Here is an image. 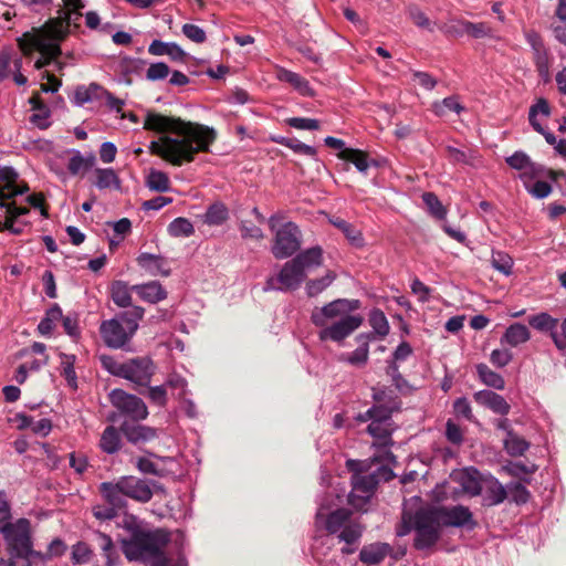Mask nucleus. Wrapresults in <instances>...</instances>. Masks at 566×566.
Here are the masks:
<instances>
[{
	"mask_svg": "<svg viewBox=\"0 0 566 566\" xmlns=\"http://www.w3.org/2000/svg\"><path fill=\"white\" fill-rule=\"evenodd\" d=\"M293 260L300 265L302 271L306 273L307 270L317 268L323 262V250L321 247L310 248L298 253Z\"/></svg>",
	"mask_w": 566,
	"mask_h": 566,
	"instance_id": "nucleus-32",
	"label": "nucleus"
},
{
	"mask_svg": "<svg viewBox=\"0 0 566 566\" xmlns=\"http://www.w3.org/2000/svg\"><path fill=\"white\" fill-rule=\"evenodd\" d=\"M507 165L516 170H521V179H533L541 175L544 168L534 164L531 158L523 151H515L512 156L506 158Z\"/></svg>",
	"mask_w": 566,
	"mask_h": 566,
	"instance_id": "nucleus-17",
	"label": "nucleus"
},
{
	"mask_svg": "<svg viewBox=\"0 0 566 566\" xmlns=\"http://www.w3.org/2000/svg\"><path fill=\"white\" fill-rule=\"evenodd\" d=\"M412 354V348L407 342H401L392 354V361L389 363V373L394 376L398 373L397 361L406 360Z\"/></svg>",
	"mask_w": 566,
	"mask_h": 566,
	"instance_id": "nucleus-58",
	"label": "nucleus"
},
{
	"mask_svg": "<svg viewBox=\"0 0 566 566\" xmlns=\"http://www.w3.org/2000/svg\"><path fill=\"white\" fill-rule=\"evenodd\" d=\"M468 21L459 19H449L448 21L438 24L439 29L443 34L450 38H460L465 34Z\"/></svg>",
	"mask_w": 566,
	"mask_h": 566,
	"instance_id": "nucleus-54",
	"label": "nucleus"
},
{
	"mask_svg": "<svg viewBox=\"0 0 566 566\" xmlns=\"http://www.w3.org/2000/svg\"><path fill=\"white\" fill-rule=\"evenodd\" d=\"M99 492L105 502L117 510H122L126 505V497L120 488V481L117 482H103L99 485Z\"/></svg>",
	"mask_w": 566,
	"mask_h": 566,
	"instance_id": "nucleus-27",
	"label": "nucleus"
},
{
	"mask_svg": "<svg viewBox=\"0 0 566 566\" xmlns=\"http://www.w3.org/2000/svg\"><path fill=\"white\" fill-rule=\"evenodd\" d=\"M120 431L125 436L127 441L133 444L151 441L158 436L157 429L155 428L143 424L129 423L127 421L122 423Z\"/></svg>",
	"mask_w": 566,
	"mask_h": 566,
	"instance_id": "nucleus-19",
	"label": "nucleus"
},
{
	"mask_svg": "<svg viewBox=\"0 0 566 566\" xmlns=\"http://www.w3.org/2000/svg\"><path fill=\"white\" fill-rule=\"evenodd\" d=\"M275 76L279 81L290 84L298 94L303 96H314L315 92L310 82L298 73L284 67H277Z\"/></svg>",
	"mask_w": 566,
	"mask_h": 566,
	"instance_id": "nucleus-21",
	"label": "nucleus"
},
{
	"mask_svg": "<svg viewBox=\"0 0 566 566\" xmlns=\"http://www.w3.org/2000/svg\"><path fill=\"white\" fill-rule=\"evenodd\" d=\"M144 129L163 134L149 144V151L174 166L191 163L198 153H207L216 140V130L202 124L148 112Z\"/></svg>",
	"mask_w": 566,
	"mask_h": 566,
	"instance_id": "nucleus-1",
	"label": "nucleus"
},
{
	"mask_svg": "<svg viewBox=\"0 0 566 566\" xmlns=\"http://www.w3.org/2000/svg\"><path fill=\"white\" fill-rule=\"evenodd\" d=\"M75 360V355L60 354L61 375L66 379L69 386L74 389L77 387V377L74 369Z\"/></svg>",
	"mask_w": 566,
	"mask_h": 566,
	"instance_id": "nucleus-43",
	"label": "nucleus"
},
{
	"mask_svg": "<svg viewBox=\"0 0 566 566\" xmlns=\"http://www.w3.org/2000/svg\"><path fill=\"white\" fill-rule=\"evenodd\" d=\"M332 223L345 234L352 244L356 247L363 245L364 239L360 230L340 218L332 220Z\"/></svg>",
	"mask_w": 566,
	"mask_h": 566,
	"instance_id": "nucleus-49",
	"label": "nucleus"
},
{
	"mask_svg": "<svg viewBox=\"0 0 566 566\" xmlns=\"http://www.w3.org/2000/svg\"><path fill=\"white\" fill-rule=\"evenodd\" d=\"M19 175L12 167H0V181L3 184L1 189H4V191H13L17 189H24L27 184L18 185Z\"/></svg>",
	"mask_w": 566,
	"mask_h": 566,
	"instance_id": "nucleus-53",
	"label": "nucleus"
},
{
	"mask_svg": "<svg viewBox=\"0 0 566 566\" xmlns=\"http://www.w3.org/2000/svg\"><path fill=\"white\" fill-rule=\"evenodd\" d=\"M475 525L471 511L463 505L420 507L416 511L415 546L423 549L434 545L444 526L473 528Z\"/></svg>",
	"mask_w": 566,
	"mask_h": 566,
	"instance_id": "nucleus-3",
	"label": "nucleus"
},
{
	"mask_svg": "<svg viewBox=\"0 0 566 566\" xmlns=\"http://www.w3.org/2000/svg\"><path fill=\"white\" fill-rule=\"evenodd\" d=\"M130 537L122 541L123 553L128 560L143 562L148 566H188L184 557L170 563L164 549L169 534L164 530H145L135 525V520L126 522Z\"/></svg>",
	"mask_w": 566,
	"mask_h": 566,
	"instance_id": "nucleus-4",
	"label": "nucleus"
},
{
	"mask_svg": "<svg viewBox=\"0 0 566 566\" xmlns=\"http://www.w3.org/2000/svg\"><path fill=\"white\" fill-rule=\"evenodd\" d=\"M336 279L334 272L328 271L324 276L311 280L306 284V293L310 297L316 296L327 289Z\"/></svg>",
	"mask_w": 566,
	"mask_h": 566,
	"instance_id": "nucleus-52",
	"label": "nucleus"
},
{
	"mask_svg": "<svg viewBox=\"0 0 566 566\" xmlns=\"http://www.w3.org/2000/svg\"><path fill=\"white\" fill-rule=\"evenodd\" d=\"M474 399L476 402L490 408L493 412L497 415H507L510 411V405L506 400L490 390H481L474 394Z\"/></svg>",
	"mask_w": 566,
	"mask_h": 566,
	"instance_id": "nucleus-22",
	"label": "nucleus"
},
{
	"mask_svg": "<svg viewBox=\"0 0 566 566\" xmlns=\"http://www.w3.org/2000/svg\"><path fill=\"white\" fill-rule=\"evenodd\" d=\"M112 405L132 420L140 421L148 417L145 402L137 396L127 394L122 389H114L109 394Z\"/></svg>",
	"mask_w": 566,
	"mask_h": 566,
	"instance_id": "nucleus-11",
	"label": "nucleus"
},
{
	"mask_svg": "<svg viewBox=\"0 0 566 566\" xmlns=\"http://www.w3.org/2000/svg\"><path fill=\"white\" fill-rule=\"evenodd\" d=\"M170 74L169 66L164 62L151 63L146 71V78L151 82L161 81Z\"/></svg>",
	"mask_w": 566,
	"mask_h": 566,
	"instance_id": "nucleus-60",
	"label": "nucleus"
},
{
	"mask_svg": "<svg viewBox=\"0 0 566 566\" xmlns=\"http://www.w3.org/2000/svg\"><path fill=\"white\" fill-rule=\"evenodd\" d=\"M155 371L156 366L150 357H134L125 361L123 378L138 386H148Z\"/></svg>",
	"mask_w": 566,
	"mask_h": 566,
	"instance_id": "nucleus-13",
	"label": "nucleus"
},
{
	"mask_svg": "<svg viewBox=\"0 0 566 566\" xmlns=\"http://www.w3.org/2000/svg\"><path fill=\"white\" fill-rule=\"evenodd\" d=\"M269 227L274 232L271 252L275 259H286L293 255L301 248L302 233L294 222H285L276 228V217L269 219Z\"/></svg>",
	"mask_w": 566,
	"mask_h": 566,
	"instance_id": "nucleus-8",
	"label": "nucleus"
},
{
	"mask_svg": "<svg viewBox=\"0 0 566 566\" xmlns=\"http://www.w3.org/2000/svg\"><path fill=\"white\" fill-rule=\"evenodd\" d=\"M360 307L358 300L337 298L322 307H315L311 314L312 323L319 328L318 338L323 342L342 343L364 322L363 316L353 314Z\"/></svg>",
	"mask_w": 566,
	"mask_h": 566,
	"instance_id": "nucleus-2",
	"label": "nucleus"
},
{
	"mask_svg": "<svg viewBox=\"0 0 566 566\" xmlns=\"http://www.w3.org/2000/svg\"><path fill=\"white\" fill-rule=\"evenodd\" d=\"M102 367L111 375L123 378L125 361L119 363L114 356L102 354L98 356Z\"/></svg>",
	"mask_w": 566,
	"mask_h": 566,
	"instance_id": "nucleus-57",
	"label": "nucleus"
},
{
	"mask_svg": "<svg viewBox=\"0 0 566 566\" xmlns=\"http://www.w3.org/2000/svg\"><path fill=\"white\" fill-rule=\"evenodd\" d=\"M64 6L63 17H59L66 24V33H69V28L72 23H76V21L82 17V9L85 8L84 0H62Z\"/></svg>",
	"mask_w": 566,
	"mask_h": 566,
	"instance_id": "nucleus-36",
	"label": "nucleus"
},
{
	"mask_svg": "<svg viewBox=\"0 0 566 566\" xmlns=\"http://www.w3.org/2000/svg\"><path fill=\"white\" fill-rule=\"evenodd\" d=\"M132 290L136 291L143 301L153 304L158 303L167 297V292L157 281L134 285L132 286Z\"/></svg>",
	"mask_w": 566,
	"mask_h": 566,
	"instance_id": "nucleus-28",
	"label": "nucleus"
},
{
	"mask_svg": "<svg viewBox=\"0 0 566 566\" xmlns=\"http://www.w3.org/2000/svg\"><path fill=\"white\" fill-rule=\"evenodd\" d=\"M530 325L539 331V332H548L551 338L553 339V334H557V325L558 319L549 315L548 313H539L533 315L528 319Z\"/></svg>",
	"mask_w": 566,
	"mask_h": 566,
	"instance_id": "nucleus-38",
	"label": "nucleus"
},
{
	"mask_svg": "<svg viewBox=\"0 0 566 566\" xmlns=\"http://www.w3.org/2000/svg\"><path fill=\"white\" fill-rule=\"evenodd\" d=\"M531 338L530 329L521 324V323H514L510 325L504 335L501 338L502 344H507L512 347H516L521 344L526 343Z\"/></svg>",
	"mask_w": 566,
	"mask_h": 566,
	"instance_id": "nucleus-31",
	"label": "nucleus"
},
{
	"mask_svg": "<svg viewBox=\"0 0 566 566\" xmlns=\"http://www.w3.org/2000/svg\"><path fill=\"white\" fill-rule=\"evenodd\" d=\"M103 87L92 83L88 86H78L74 92V103L77 106L92 102L94 99H102Z\"/></svg>",
	"mask_w": 566,
	"mask_h": 566,
	"instance_id": "nucleus-39",
	"label": "nucleus"
},
{
	"mask_svg": "<svg viewBox=\"0 0 566 566\" xmlns=\"http://www.w3.org/2000/svg\"><path fill=\"white\" fill-rule=\"evenodd\" d=\"M532 179H525L523 180L524 182V186L526 188V190L534 197V198H537V199H544L546 197H548L552 192V187L548 182L546 181H536L534 182L533 185H530V181Z\"/></svg>",
	"mask_w": 566,
	"mask_h": 566,
	"instance_id": "nucleus-61",
	"label": "nucleus"
},
{
	"mask_svg": "<svg viewBox=\"0 0 566 566\" xmlns=\"http://www.w3.org/2000/svg\"><path fill=\"white\" fill-rule=\"evenodd\" d=\"M305 277L306 273L302 271L300 265L292 259L282 266L276 277H270L266 281L264 290H296L303 283Z\"/></svg>",
	"mask_w": 566,
	"mask_h": 566,
	"instance_id": "nucleus-12",
	"label": "nucleus"
},
{
	"mask_svg": "<svg viewBox=\"0 0 566 566\" xmlns=\"http://www.w3.org/2000/svg\"><path fill=\"white\" fill-rule=\"evenodd\" d=\"M370 339L371 334L361 333L357 335L356 342L359 344V346L350 353L342 354L339 360L355 367H364L369 358Z\"/></svg>",
	"mask_w": 566,
	"mask_h": 566,
	"instance_id": "nucleus-18",
	"label": "nucleus"
},
{
	"mask_svg": "<svg viewBox=\"0 0 566 566\" xmlns=\"http://www.w3.org/2000/svg\"><path fill=\"white\" fill-rule=\"evenodd\" d=\"M93 555L92 549L86 543L78 542L72 547V562L73 564H86Z\"/></svg>",
	"mask_w": 566,
	"mask_h": 566,
	"instance_id": "nucleus-62",
	"label": "nucleus"
},
{
	"mask_svg": "<svg viewBox=\"0 0 566 566\" xmlns=\"http://www.w3.org/2000/svg\"><path fill=\"white\" fill-rule=\"evenodd\" d=\"M478 374L481 380L495 389H503L505 386V381L501 375L491 370L486 365L480 364L476 367Z\"/></svg>",
	"mask_w": 566,
	"mask_h": 566,
	"instance_id": "nucleus-51",
	"label": "nucleus"
},
{
	"mask_svg": "<svg viewBox=\"0 0 566 566\" xmlns=\"http://www.w3.org/2000/svg\"><path fill=\"white\" fill-rule=\"evenodd\" d=\"M388 555H391L396 560L398 555H392V548L387 543H373L365 545L359 552V559L366 565H377L381 563Z\"/></svg>",
	"mask_w": 566,
	"mask_h": 566,
	"instance_id": "nucleus-20",
	"label": "nucleus"
},
{
	"mask_svg": "<svg viewBox=\"0 0 566 566\" xmlns=\"http://www.w3.org/2000/svg\"><path fill=\"white\" fill-rule=\"evenodd\" d=\"M369 325L374 329V333L379 337L384 338L389 334L390 326L384 312L378 308H374L369 313Z\"/></svg>",
	"mask_w": 566,
	"mask_h": 566,
	"instance_id": "nucleus-45",
	"label": "nucleus"
},
{
	"mask_svg": "<svg viewBox=\"0 0 566 566\" xmlns=\"http://www.w3.org/2000/svg\"><path fill=\"white\" fill-rule=\"evenodd\" d=\"M506 492L507 495H510L511 499L517 504L526 503L530 499L528 490L518 482L510 483L506 486Z\"/></svg>",
	"mask_w": 566,
	"mask_h": 566,
	"instance_id": "nucleus-64",
	"label": "nucleus"
},
{
	"mask_svg": "<svg viewBox=\"0 0 566 566\" xmlns=\"http://www.w3.org/2000/svg\"><path fill=\"white\" fill-rule=\"evenodd\" d=\"M463 492L471 496H476L483 491V480L476 470H463L455 476Z\"/></svg>",
	"mask_w": 566,
	"mask_h": 566,
	"instance_id": "nucleus-25",
	"label": "nucleus"
},
{
	"mask_svg": "<svg viewBox=\"0 0 566 566\" xmlns=\"http://www.w3.org/2000/svg\"><path fill=\"white\" fill-rule=\"evenodd\" d=\"M96 163V157L93 153L83 156L80 151H75L67 163V170L71 175L76 176L91 169Z\"/></svg>",
	"mask_w": 566,
	"mask_h": 566,
	"instance_id": "nucleus-35",
	"label": "nucleus"
},
{
	"mask_svg": "<svg viewBox=\"0 0 566 566\" xmlns=\"http://www.w3.org/2000/svg\"><path fill=\"white\" fill-rule=\"evenodd\" d=\"M491 263L496 271L506 276L512 273L513 259L507 253L501 251L493 252Z\"/></svg>",
	"mask_w": 566,
	"mask_h": 566,
	"instance_id": "nucleus-56",
	"label": "nucleus"
},
{
	"mask_svg": "<svg viewBox=\"0 0 566 566\" xmlns=\"http://www.w3.org/2000/svg\"><path fill=\"white\" fill-rule=\"evenodd\" d=\"M411 530L416 531V513L412 514L411 511L405 506L401 523L398 525L396 534L397 536L402 537L407 535Z\"/></svg>",
	"mask_w": 566,
	"mask_h": 566,
	"instance_id": "nucleus-63",
	"label": "nucleus"
},
{
	"mask_svg": "<svg viewBox=\"0 0 566 566\" xmlns=\"http://www.w3.org/2000/svg\"><path fill=\"white\" fill-rule=\"evenodd\" d=\"M66 24L61 19H49L42 27L24 33L19 40V46L24 54L36 50L41 57L34 66L41 70L61 54L60 43L65 39Z\"/></svg>",
	"mask_w": 566,
	"mask_h": 566,
	"instance_id": "nucleus-5",
	"label": "nucleus"
},
{
	"mask_svg": "<svg viewBox=\"0 0 566 566\" xmlns=\"http://www.w3.org/2000/svg\"><path fill=\"white\" fill-rule=\"evenodd\" d=\"M326 507L321 504L316 513V523L324 525L325 530L335 534L339 532L349 520V511L346 509H339L332 513H326Z\"/></svg>",
	"mask_w": 566,
	"mask_h": 566,
	"instance_id": "nucleus-15",
	"label": "nucleus"
},
{
	"mask_svg": "<svg viewBox=\"0 0 566 566\" xmlns=\"http://www.w3.org/2000/svg\"><path fill=\"white\" fill-rule=\"evenodd\" d=\"M338 538L346 544L356 543L363 533L361 526L357 523L347 522L344 527L339 531Z\"/></svg>",
	"mask_w": 566,
	"mask_h": 566,
	"instance_id": "nucleus-59",
	"label": "nucleus"
},
{
	"mask_svg": "<svg viewBox=\"0 0 566 566\" xmlns=\"http://www.w3.org/2000/svg\"><path fill=\"white\" fill-rule=\"evenodd\" d=\"M99 448L104 453L114 454L122 447V438L119 431L114 426H107L99 439Z\"/></svg>",
	"mask_w": 566,
	"mask_h": 566,
	"instance_id": "nucleus-33",
	"label": "nucleus"
},
{
	"mask_svg": "<svg viewBox=\"0 0 566 566\" xmlns=\"http://www.w3.org/2000/svg\"><path fill=\"white\" fill-rule=\"evenodd\" d=\"M29 103L32 106L33 114L30 117L31 124L40 129H46L50 127V109L41 101L40 96L33 95L30 97Z\"/></svg>",
	"mask_w": 566,
	"mask_h": 566,
	"instance_id": "nucleus-29",
	"label": "nucleus"
},
{
	"mask_svg": "<svg viewBox=\"0 0 566 566\" xmlns=\"http://www.w3.org/2000/svg\"><path fill=\"white\" fill-rule=\"evenodd\" d=\"M407 14L410 20L420 29L429 32H434L438 24L431 21L427 14L416 4H410L407 8Z\"/></svg>",
	"mask_w": 566,
	"mask_h": 566,
	"instance_id": "nucleus-42",
	"label": "nucleus"
},
{
	"mask_svg": "<svg viewBox=\"0 0 566 566\" xmlns=\"http://www.w3.org/2000/svg\"><path fill=\"white\" fill-rule=\"evenodd\" d=\"M548 117L551 115V108L545 98H539L534 105L531 106L528 112V120L531 126L541 135L544 136L545 140L549 145H555L557 139L553 133L547 132L539 123L538 116Z\"/></svg>",
	"mask_w": 566,
	"mask_h": 566,
	"instance_id": "nucleus-16",
	"label": "nucleus"
},
{
	"mask_svg": "<svg viewBox=\"0 0 566 566\" xmlns=\"http://www.w3.org/2000/svg\"><path fill=\"white\" fill-rule=\"evenodd\" d=\"M94 185L99 189H119L120 180L113 168H96Z\"/></svg>",
	"mask_w": 566,
	"mask_h": 566,
	"instance_id": "nucleus-34",
	"label": "nucleus"
},
{
	"mask_svg": "<svg viewBox=\"0 0 566 566\" xmlns=\"http://www.w3.org/2000/svg\"><path fill=\"white\" fill-rule=\"evenodd\" d=\"M422 200L426 203L428 210L430 213L439 219L444 220L447 217V209L442 205V202L439 200V198L433 192H424L422 195Z\"/></svg>",
	"mask_w": 566,
	"mask_h": 566,
	"instance_id": "nucleus-55",
	"label": "nucleus"
},
{
	"mask_svg": "<svg viewBox=\"0 0 566 566\" xmlns=\"http://www.w3.org/2000/svg\"><path fill=\"white\" fill-rule=\"evenodd\" d=\"M229 218L227 207L222 202H214L207 209L206 213L201 217L203 223L208 226H221Z\"/></svg>",
	"mask_w": 566,
	"mask_h": 566,
	"instance_id": "nucleus-37",
	"label": "nucleus"
},
{
	"mask_svg": "<svg viewBox=\"0 0 566 566\" xmlns=\"http://www.w3.org/2000/svg\"><path fill=\"white\" fill-rule=\"evenodd\" d=\"M337 156L345 161L354 164L360 172H366L369 168L368 155L363 150L347 148L346 150H343V153H338Z\"/></svg>",
	"mask_w": 566,
	"mask_h": 566,
	"instance_id": "nucleus-41",
	"label": "nucleus"
},
{
	"mask_svg": "<svg viewBox=\"0 0 566 566\" xmlns=\"http://www.w3.org/2000/svg\"><path fill=\"white\" fill-rule=\"evenodd\" d=\"M4 539L12 557L28 558L33 546L30 521L19 518L15 522H7Z\"/></svg>",
	"mask_w": 566,
	"mask_h": 566,
	"instance_id": "nucleus-10",
	"label": "nucleus"
},
{
	"mask_svg": "<svg viewBox=\"0 0 566 566\" xmlns=\"http://www.w3.org/2000/svg\"><path fill=\"white\" fill-rule=\"evenodd\" d=\"M146 185L150 190L166 192L170 189V180L166 172L151 169L146 178Z\"/></svg>",
	"mask_w": 566,
	"mask_h": 566,
	"instance_id": "nucleus-44",
	"label": "nucleus"
},
{
	"mask_svg": "<svg viewBox=\"0 0 566 566\" xmlns=\"http://www.w3.org/2000/svg\"><path fill=\"white\" fill-rule=\"evenodd\" d=\"M431 108L439 117L444 116L448 112L460 114L464 109V107L459 103L457 96H449L442 101H437L432 104Z\"/></svg>",
	"mask_w": 566,
	"mask_h": 566,
	"instance_id": "nucleus-46",
	"label": "nucleus"
},
{
	"mask_svg": "<svg viewBox=\"0 0 566 566\" xmlns=\"http://www.w3.org/2000/svg\"><path fill=\"white\" fill-rule=\"evenodd\" d=\"M144 313L143 307L134 306L130 311L102 321L98 331L104 345L111 349H128Z\"/></svg>",
	"mask_w": 566,
	"mask_h": 566,
	"instance_id": "nucleus-6",
	"label": "nucleus"
},
{
	"mask_svg": "<svg viewBox=\"0 0 566 566\" xmlns=\"http://www.w3.org/2000/svg\"><path fill=\"white\" fill-rule=\"evenodd\" d=\"M96 537H97V543L105 555L106 565L114 566L116 564L118 555H117L116 548L113 544L111 536H108L104 533L97 532Z\"/></svg>",
	"mask_w": 566,
	"mask_h": 566,
	"instance_id": "nucleus-50",
	"label": "nucleus"
},
{
	"mask_svg": "<svg viewBox=\"0 0 566 566\" xmlns=\"http://www.w3.org/2000/svg\"><path fill=\"white\" fill-rule=\"evenodd\" d=\"M394 409L384 405L369 408L357 416V421L367 422V432L375 439L374 447H388L392 443L391 434L395 430L391 419Z\"/></svg>",
	"mask_w": 566,
	"mask_h": 566,
	"instance_id": "nucleus-7",
	"label": "nucleus"
},
{
	"mask_svg": "<svg viewBox=\"0 0 566 566\" xmlns=\"http://www.w3.org/2000/svg\"><path fill=\"white\" fill-rule=\"evenodd\" d=\"M482 492L484 504L489 506L502 503L507 496L506 488L494 478L483 480Z\"/></svg>",
	"mask_w": 566,
	"mask_h": 566,
	"instance_id": "nucleus-26",
	"label": "nucleus"
},
{
	"mask_svg": "<svg viewBox=\"0 0 566 566\" xmlns=\"http://www.w3.org/2000/svg\"><path fill=\"white\" fill-rule=\"evenodd\" d=\"M138 264L149 272L151 275L168 276L170 274V268L168 262L161 255L142 253L137 259Z\"/></svg>",
	"mask_w": 566,
	"mask_h": 566,
	"instance_id": "nucleus-24",
	"label": "nucleus"
},
{
	"mask_svg": "<svg viewBox=\"0 0 566 566\" xmlns=\"http://www.w3.org/2000/svg\"><path fill=\"white\" fill-rule=\"evenodd\" d=\"M528 447L530 444L525 439L521 438L512 431H509L506 438L504 439V448L506 452L513 457L523 455Z\"/></svg>",
	"mask_w": 566,
	"mask_h": 566,
	"instance_id": "nucleus-48",
	"label": "nucleus"
},
{
	"mask_svg": "<svg viewBox=\"0 0 566 566\" xmlns=\"http://www.w3.org/2000/svg\"><path fill=\"white\" fill-rule=\"evenodd\" d=\"M148 52L156 56L168 55L174 61H182L186 56L185 51L177 43L160 40H154L148 46Z\"/></svg>",
	"mask_w": 566,
	"mask_h": 566,
	"instance_id": "nucleus-30",
	"label": "nucleus"
},
{
	"mask_svg": "<svg viewBox=\"0 0 566 566\" xmlns=\"http://www.w3.org/2000/svg\"><path fill=\"white\" fill-rule=\"evenodd\" d=\"M347 467L354 472L352 476L353 489L348 495V502L356 510H364L374 494L378 479L375 474H360L361 462L359 461L349 460Z\"/></svg>",
	"mask_w": 566,
	"mask_h": 566,
	"instance_id": "nucleus-9",
	"label": "nucleus"
},
{
	"mask_svg": "<svg viewBox=\"0 0 566 566\" xmlns=\"http://www.w3.org/2000/svg\"><path fill=\"white\" fill-rule=\"evenodd\" d=\"M125 497L146 503L153 497L151 485L148 481L136 476H123L119 479Z\"/></svg>",
	"mask_w": 566,
	"mask_h": 566,
	"instance_id": "nucleus-14",
	"label": "nucleus"
},
{
	"mask_svg": "<svg viewBox=\"0 0 566 566\" xmlns=\"http://www.w3.org/2000/svg\"><path fill=\"white\" fill-rule=\"evenodd\" d=\"M167 231L174 238H188L195 233V228L187 218L179 217L168 224Z\"/></svg>",
	"mask_w": 566,
	"mask_h": 566,
	"instance_id": "nucleus-47",
	"label": "nucleus"
},
{
	"mask_svg": "<svg viewBox=\"0 0 566 566\" xmlns=\"http://www.w3.org/2000/svg\"><path fill=\"white\" fill-rule=\"evenodd\" d=\"M130 287L123 281H116L111 286V296L118 307H129L132 305Z\"/></svg>",
	"mask_w": 566,
	"mask_h": 566,
	"instance_id": "nucleus-40",
	"label": "nucleus"
},
{
	"mask_svg": "<svg viewBox=\"0 0 566 566\" xmlns=\"http://www.w3.org/2000/svg\"><path fill=\"white\" fill-rule=\"evenodd\" d=\"M4 210V220L0 221V232L9 231L12 234H20L22 232L21 227L15 226V221L19 217L29 213V209L25 207H17L15 203H8V206L1 207Z\"/></svg>",
	"mask_w": 566,
	"mask_h": 566,
	"instance_id": "nucleus-23",
	"label": "nucleus"
}]
</instances>
